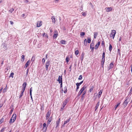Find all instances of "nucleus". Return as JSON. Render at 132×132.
Wrapping results in <instances>:
<instances>
[{
  "label": "nucleus",
  "instance_id": "obj_1",
  "mask_svg": "<svg viewBox=\"0 0 132 132\" xmlns=\"http://www.w3.org/2000/svg\"><path fill=\"white\" fill-rule=\"evenodd\" d=\"M27 85V83L24 82L22 84L23 88L21 91V93L19 96V98H21L23 95V93L25 90Z\"/></svg>",
  "mask_w": 132,
  "mask_h": 132
},
{
  "label": "nucleus",
  "instance_id": "obj_2",
  "mask_svg": "<svg viewBox=\"0 0 132 132\" xmlns=\"http://www.w3.org/2000/svg\"><path fill=\"white\" fill-rule=\"evenodd\" d=\"M87 88V86L86 85L83 86L81 88L80 90L79 91L78 94V96H80L81 94L84 92V90L86 89Z\"/></svg>",
  "mask_w": 132,
  "mask_h": 132
},
{
  "label": "nucleus",
  "instance_id": "obj_3",
  "mask_svg": "<svg viewBox=\"0 0 132 132\" xmlns=\"http://www.w3.org/2000/svg\"><path fill=\"white\" fill-rule=\"evenodd\" d=\"M16 118V114H13L9 121V123H13L15 121Z\"/></svg>",
  "mask_w": 132,
  "mask_h": 132
},
{
  "label": "nucleus",
  "instance_id": "obj_4",
  "mask_svg": "<svg viewBox=\"0 0 132 132\" xmlns=\"http://www.w3.org/2000/svg\"><path fill=\"white\" fill-rule=\"evenodd\" d=\"M116 33V31L115 30H112L110 34V37H112L113 39H114Z\"/></svg>",
  "mask_w": 132,
  "mask_h": 132
},
{
  "label": "nucleus",
  "instance_id": "obj_5",
  "mask_svg": "<svg viewBox=\"0 0 132 132\" xmlns=\"http://www.w3.org/2000/svg\"><path fill=\"white\" fill-rule=\"evenodd\" d=\"M48 126V125L47 126L46 123H44L43 124V131L45 132L46 131Z\"/></svg>",
  "mask_w": 132,
  "mask_h": 132
},
{
  "label": "nucleus",
  "instance_id": "obj_6",
  "mask_svg": "<svg viewBox=\"0 0 132 132\" xmlns=\"http://www.w3.org/2000/svg\"><path fill=\"white\" fill-rule=\"evenodd\" d=\"M50 65V62L49 61H47L45 64V68L46 70L47 71L48 69V67Z\"/></svg>",
  "mask_w": 132,
  "mask_h": 132
},
{
  "label": "nucleus",
  "instance_id": "obj_7",
  "mask_svg": "<svg viewBox=\"0 0 132 132\" xmlns=\"http://www.w3.org/2000/svg\"><path fill=\"white\" fill-rule=\"evenodd\" d=\"M67 101H68V100H67V99H65L64 100V101L63 103V104H62V106L61 108V109L64 108V107L66 105V104L67 103Z\"/></svg>",
  "mask_w": 132,
  "mask_h": 132
},
{
  "label": "nucleus",
  "instance_id": "obj_8",
  "mask_svg": "<svg viewBox=\"0 0 132 132\" xmlns=\"http://www.w3.org/2000/svg\"><path fill=\"white\" fill-rule=\"evenodd\" d=\"M57 81L59 82V83H60V82H62V76H59L57 80Z\"/></svg>",
  "mask_w": 132,
  "mask_h": 132
},
{
  "label": "nucleus",
  "instance_id": "obj_9",
  "mask_svg": "<svg viewBox=\"0 0 132 132\" xmlns=\"http://www.w3.org/2000/svg\"><path fill=\"white\" fill-rule=\"evenodd\" d=\"M42 25V22L41 21H38L37 24V27H39Z\"/></svg>",
  "mask_w": 132,
  "mask_h": 132
},
{
  "label": "nucleus",
  "instance_id": "obj_10",
  "mask_svg": "<svg viewBox=\"0 0 132 132\" xmlns=\"http://www.w3.org/2000/svg\"><path fill=\"white\" fill-rule=\"evenodd\" d=\"M60 118H59L58 119V120L57 121H56V128L59 125L60 123Z\"/></svg>",
  "mask_w": 132,
  "mask_h": 132
},
{
  "label": "nucleus",
  "instance_id": "obj_11",
  "mask_svg": "<svg viewBox=\"0 0 132 132\" xmlns=\"http://www.w3.org/2000/svg\"><path fill=\"white\" fill-rule=\"evenodd\" d=\"M100 42H98L96 44L95 46V49L96 50H97V49L98 47L99 46H100Z\"/></svg>",
  "mask_w": 132,
  "mask_h": 132
},
{
  "label": "nucleus",
  "instance_id": "obj_12",
  "mask_svg": "<svg viewBox=\"0 0 132 132\" xmlns=\"http://www.w3.org/2000/svg\"><path fill=\"white\" fill-rule=\"evenodd\" d=\"M114 64L112 62L109 65V70H110L112 68H113V67Z\"/></svg>",
  "mask_w": 132,
  "mask_h": 132
},
{
  "label": "nucleus",
  "instance_id": "obj_13",
  "mask_svg": "<svg viewBox=\"0 0 132 132\" xmlns=\"http://www.w3.org/2000/svg\"><path fill=\"white\" fill-rule=\"evenodd\" d=\"M129 102V101H128V99H126V100L124 102V106L126 107L128 103Z\"/></svg>",
  "mask_w": 132,
  "mask_h": 132
},
{
  "label": "nucleus",
  "instance_id": "obj_14",
  "mask_svg": "<svg viewBox=\"0 0 132 132\" xmlns=\"http://www.w3.org/2000/svg\"><path fill=\"white\" fill-rule=\"evenodd\" d=\"M30 60H28L25 64V65L24 66V67H25L26 68H27L28 67V66L30 64Z\"/></svg>",
  "mask_w": 132,
  "mask_h": 132
},
{
  "label": "nucleus",
  "instance_id": "obj_15",
  "mask_svg": "<svg viewBox=\"0 0 132 132\" xmlns=\"http://www.w3.org/2000/svg\"><path fill=\"white\" fill-rule=\"evenodd\" d=\"M94 46V43H92L90 44V49H92V50L93 51L94 47L93 46Z\"/></svg>",
  "mask_w": 132,
  "mask_h": 132
},
{
  "label": "nucleus",
  "instance_id": "obj_16",
  "mask_svg": "<svg viewBox=\"0 0 132 132\" xmlns=\"http://www.w3.org/2000/svg\"><path fill=\"white\" fill-rule=\"evenodd\" d=\"M71 119V118L69 117L68 119L66 121H64L63 125H65L69 122L70 121Z\"/></svg>",
  "mask_w": 132,
  "mask_h": 132
},
{
  "label": "nucleus",
  "instance_id": "obj_17",
  "mask_svg": "<svg viewBox=\"0 0 132 132\" xmlns=\"http://www.w3.org/2000/svg\"><path fill=\"white\" fill-rule=\"evenodd\" d=\"M106 11L107 12H110L112 10V8L111 7H107L106 8Z\"/></svg>",
  "mask_w": 132,
  "mask_h": 132
},
{
  "label": "nucleus",
  "instance_id": "obj_18",
  "mask_svg": "<svg viewBox=\"0 0 132 132\" xmlns=\"http://www.w3.org/2000/svg\"><path fill=\"white\" fill-rule=\"evenodd\" d=\"M52 119V117H50L48 119V121H47V124L48 125L51 122Z\"/></svg>",
  "mask_w": 132,
  "mask_h": 132
},
{
  "label": "nucleus",
  "instance_id": "obj_19",
  "mask_svg": "<svg viewBox=\"0 0 132 132\" xmlns=\"http://www.w3.org/2000/svg\"><path fill=\"white\" fill-rule=\"evenodd\" d=\"M94 88V87L93 86H90V88L89 90V92H91L93 91Z\"/></svg>",
  "mask_w": 132,
  "mask_h": 132
},
{
  "label": "nucleus",
  "instance_id": "obj_20",
  "mask_svg": "<svg viewBox=\"0 0 132 132\" xmlns=\"http://www.w3.org/2000/svg\"><path fill=\"white\" fill-rule=\"evenodd\" d=\"M102 92H103V90H100V91L99 92V93H98V98H100V97L101 96V95L102 94Z\"/></svg>",
  "mask_w": 132,
  "mask_h": 132
},
{
  "label": "nucleus",
  "instance_id": "obj_21",
  "mask_svg": "<svg viewBox=\"0 0 132 132\" xmlns=\"http://www.w3.org/2000/svg\"><path fill=\"white\" fill-rule=\"evenodd\" d=\"M99 102H98L96 104V106L95 107V111H96L97 109L98 108V107L99 105Z\"/></svg>",
  "mask_w": 132,
  "mask_h": 132
},
{
  "label": "nucleus",
  "instance_id": "obj_22",
  "mask_svg": "<svg viewBox=\"0 0 132 132\" xmlns=\"http://www.w3.org/2000/svg\"><path fill=\"white\" fill-rule=\"evenodd\" d=\"M64 93H66L67 92V89L66 86L64 87L63 88Z\"/></svg>",
  "mask_w": 132,
  "mask_h": 132
},
{
  "label": "nucleus",
  "instance_id": "obj_23",
  "mask_svg": "<svg viewBox=\"0 0 132 132\" xmlns=\"http://www.w3.org/2000/svg\"><path fill=\"white\" fill-rule=\"evenodd\" d=\"M51 111H48L47 113L46 116H48L49 117L51 115Z\"/></svg>",
  "mask_w": 132,
  "mask_h": 132
},
{
  "label": "nucleus",
  "instance_id": "obj_24",
  "mask_svg": "<svg viewBox=\"0 0 132 132\" xmlns=\"http://www.w3.org/2000/svg\"><path fill=\"white\" fill-rule=\"evenodd\" d=\"M120 103H121V102H120L119 103H118L117 105H115V106H114V108H115V109H114V110H116L117 108V107L118 106H119V105L120 104Z\"/></svg>",
  "mask_w": 132,
  "mask_h": 132
},
{
  "label": "nucleus",
  "instance_id": "obj_25",
  "mask_svg": "<svg viewBox=\"0 0 132 132\" xmlns=\"http://www.w3.org/2000/svg\"><path fill=\"white\" fill-rule=\"evenodd\" d=\"M35 56L34 55H33L32 56L31 58V61H32L34 62L35 61Z\"/></svg>",
  "mask_w": 132,
  "mask_h": 132
},
{
  "label": "nucleus",
  "instance_id": "obj_26",
  "mask_svg": "<svg viewBox=\"0 0 132 132\" xmlns=\"http://www.w3.org/2000/svg\"><path fill=\"white\" fill-rule=\"evenodd\" d=\"M51 19H52L53 22L54 23L55 22V18L53 16L52 17Z\"/></svg>",
  "mask_w": 132,
  "mask_h": 132
},
{
  "label": "nucleus",
  "instance_id": "obj_27",
  "mask_svg": "<svg viewBox=\"0 0 132 132\" xmlns=\"http://www.w3.org/2000/svg\"><path fill=\"white\" fill-rule=\"evenodd\" d=\"M105 62V58H102V59L101 63L103 65Z\"/></svg>",
  "mask_w": 132,
  "mask_h": 132
},
{
  "label": "nucleus",
  "instance_id": "obj_28",
  "mask_svg": "<svg viewBox=\"0 0 132 132\" xmlns=\"http://www.w3.org/2000/svg\"><path fill=\"white\" fill-rule=\"evenodd\" d=\"M61 43L63 44H65L66 41L63 40H61L60 42Z\"/></svg>",
  "mask_w": 132,
  "mask_h": 132
},
{
  "label": "nucleus",
  "instance_id": "obj_29",
  "mask_svg": "<svg viewBox=\"0 0 132 132\" xmlns=\"http://www.w3.org/2000/svg\"><path fill=\"white\" fill-rule=\"evenodd\" d=\"M58 35V34H54V35L53 37L54 39L56 38Z\"/></svg>",
  "mask_w": 132,
  "mask_h": 132
},
{
  "label": "nucleus",
  "instance_id": "obj_30",
  "mask_svg": "<svg viewBox=\"0 0 132 132\" xmlns=\"http://www.w3.org/2000/svg\"><path fill=\"white\" fill-rule=\"evenodd\" d=\"M112 49V46L111 44H110L109 46V50L111 52Z\"/></svg>",
  "mask_w": 132,
  "mask_h": 132
},
{
  "label": "nucleus",
  "instance_id": "obj_31",
  "mask_svg": "<svg viewBox=\"0 0 132 132\" xmlns=\"http://www.w3.org/2000/svg\"><path fill=\"white\" fill-rule=\"evenodd\" d=\"M98 35V33L97 32H95L94 34V38L95 39L97 37V35Z\"/></svg>",
  "mask_w": 132,
  "mask_h": 132
},
{
  "label": "nucleus",
  "instance_id": "obj_32",
  "mask_svg": "<svg viewBox=\"0 0 132 132\" xmlns=\"http://www.w3.org/2000/svg\"><path fill=\"white\" fill-rule=\"evenodd\" d=\"M32 88L31 87L30 89V94L31 96V97L32 98V97L31 96L32 95Z\"/></svg>",
  "mask_w": 132,
  "mask_h": 132
},
{
  "label": "nucleus",
  "instance_id": "obj_33",
  "mask_svg": "<svg viewBox=\"0 0 132 132\" xmlns=\"http://www.w3.org/2000/svg\"><path fill=\"white\" fill-rule=\"evenodd\" d=\"M84 53H82L81 54V60L82 61V60L84 58Z\"/></svg>",
  "mask_w": 132,
  "mask_h": 132
},
{
  "label": "nucleus",
  "instance_id": "obj_34",
  "mask_svg": "<svg viewBox=\"0 0 132 132\" xmlns=\"http://www.w3.org/2000/svg\"><path fill=\"white\" fill-rule=\"evenodd\" d=\"M14 75V73L13 72L11 73L10 74L9 76V77L10 78V77H12V78H13Z\"/></svg>",
  "mask_w": 132,
  "mask_h": 132
},
{
  "label": "nucleus",
  "instance_id": "obj_35",
  "mask_svg": "<svg viewBox=\"0 0 132 132\" xmlns=\"http://www.w3.org/2000/svg\"><path fill=\"white\" fill-rule=\"evenodd\" d=\"M91 41V39L90 38H87V42L88 43H90Z\"/></svg>",
  "mask_w": 132,
  "mask_h": 132
},
{
  "label": "nucleus",
  "instance_id": "obj_36",
  "mask_svg": "<svg viewBox=\"0 0 132 132\" xmlns=\"http://www.w3.org/2000/svg\"><path fill=\"white\" fill-rule=\"evenodd\" d=\"M21 57L22 58L21 61H24V56L23 55H22Z\"/></svg>",
  "mask_w": 132,
  "mask_h": 132
},
{
  "label": "nucleus",
  "instance_id": "obj_37",
  "mask_svg": "<svg viewBox=\"0 0 132 132\" xmlns=\"http://www.w3.org/2000/svg\"><path fill=\"white\" fill-rule=\"evenodd\" d=\"M6 129L5 127H4L2 128L0 130V132H4Z\"/></svg>",
  "mask_w": 132,
  "mask_h": 132
},
{
  "label": "nucleus",
  "instance_id": "obj_38",
  "mask_svg": "<svg viewBox=\"0 0 132 132\" xmlns=\"http://www.w3.org/2000/svg\"><path fill=\"white\" fill-rule=\"evenodd\" d=\"M4 121V118H2L0 120V124H1Z\"/></svg>",
  "mask_w": 132,
  "mask_h": 132
},
{
  "label": "nucleus",
  "instance_id": "obj_39",
  "mask_svg": "<svg viewBox=\"0 0 132 132\" xmlns=\"http://www.w3.org/2000/svg\"><path fill=\"white\" fill-rule=\"evenodd\" d=\"M84 45H87V40L86 39H85L84 40Z\"/></svg>",
  "mask_w": 132,
  "mask_h": 132
},
{
  "label": "nucleus",
  "instance_id": "obj_40",
  "mask_svg": "<svg viewBox=\"0 0 132 132\" xmlns=\"http://www.w3.org/2000/svg\"><path fill=\"white\" fill-rule=\"evenodd\" d=\"M14 9L13 8H12L9 11V12L10 13H12V12L14 11Z\"/></svg>",
  "mask_w": 132,
  "mask_h": 132
},
{
  "label": "nucleus",
  "instance_id": "obj_41",
  "mask_svg": "<svg viewBox=\"0 0 132 132\" xmlns=\"http://www.w3.org/2000/svg\"><path fill=\"white\" fill-rule=\"evenodd\" d=\"M101 45L102 46L105 47V42L104 41H102V43H101Z\"/></svg>",
  "mask_w": 132,
  "mask_h": 132
},
{
  "label": "nucleus",
  "instance_id": "obj_42",
  "mask_svg": "<svg viewBox=\"0 0 132 132\" xmlns=\"http://www.w3.org/2000/svg\"><path fill=\"white\" fill-rule=\"evenodd\" d=\"M82 75H80L79 76V77L78 78V80H81L82 79Z\"/></svg>",
  "mask_w": 132,
  "mask_h": 132
},
{
  "label": "nucleus",
  "instance_id": "obj_43",
  "mask_svg": "<svg viewBox=\"0 0 132 132\" xmlns=\"http://www.w3.org/2000/svg\"><path fill=\"white\" fill-rule=\"evenodd\" d=\"M79 53V51L78 50H77L75 52V54L76 55H77Z\"/></svg>",
  "mask_w": 132,
  "mask_h": 132
},
{
  "label": "nucleus",
  "instance_id": "obj_44",
  "mask_svg": "<svg viewBox=\"0 0 132 132\" xmlns=\"http://www.w3.org/2000/svg\"><path fill=\"white\" fill-rule=\"evenodd\" d=\"M44 104L43 105H42V106H41L40 109H41V110H44Z\"/></svg>",
  "mask_w": 132,
  "mask_h": 132
},
{
  "label": "nucleus",
  "instance_id": "obj_45",
  "mask_svg": "<svg viewBox=\"0 0 132 132\" xmlns=\"http://www.w3.org/2000/svg\"><path fill=\"white\" fill-rule=\"evenodd\" d=\"M105 53L104 52H103L102 54V58L103 59L105 58Z\"/></svg>",
  "mask_w": 132,
  "mask_h": 132
},
{
  "label": "nucleus",
  "instance_id": "obj_46",
  "mask_svg": "<svg viewBox=\"0 0 132 132\" xmlns=\"http://www.w3.org/2000/svg\"><path fill=\"white\" fill-rule=\"evenodd\" d=\"M7 87V86H6V87L3 90V93H4L6 92L7 90L6 87Z\"/></svg>",
  "mask_w": 132,
  "mask_h": 132
},
{
  "label": "nucleus",
  "instance_id": "obj_47",
  "mask_svg": "<svg viewBox=\"0 0 132 132\" xmlns=\"http://www.w3.org/2000/svg\"><path fill=\"white\" fill-rule=\"evenodd\" d=\"M66 61L67 63H68L69 61V58L68 56L66 58Z\"/></svg>",
  "mask_w": 132,
  "mask_h": 132
},
{
  "label": "nucleus",
  "instance_id": "obj_48",
  "mask_svg": "<svg viewBox=\"0 0 132 132\" xmlns=\"http://www.w3.org/2000/svg\"><path fill=\"white\" fill-rule=\"evenodd\" d=\"M85 34V33L84 32H82L80 33V35L81 36H84Z\"/></svg>",
  "mask_w": 132,
  "mask_h": 132
},
{
  "label": "nucleus",
  "instance_id": "obj_49",
  "mask_svg": "<svg viewBox=\"0 0 132 132\" xmlns=\"http://www.w3.org/2000/svg\"><path fill=\"white\" fill-rule=\"evenodd\" d=\"M83 82V81H81L80 83H77V84H78L79 85H80Z\"/></svg>",
  "mask_w": 132,
  "mask_h": 132
},
{
  "label": "nucleus",
  "instance_id": "obj_50",
  "mask_svg": "<svg viewBox=\"0 0 132 132\" xmlns=\"http://www.w3.org/2000/svg\"><path fill=\"white\" fill-rule=\"evenodd\" d=\"M85 96L82 95L81 97V100H83L84 99V97Z\"/></svg>",
  "mask_w": 132,
  "mask_h": 132
},
{
  "label": "nucleus",
  "instance_id": "obj_51",
  "mask_svg": "<svg viewBox=\"0 0 132 132\" xmlns=\"http://www.w3.org/2000/svg\"><path fill=\"white\" fill-rule=\"evenodd\" d=\"M76 85L77 86V88L79 89V87L80 85H79L77 83L76 84Z\"/></svg>",
  "mask_w": 132,
  "mask_h": 132
},
{
  "label": "nucleus",
  "instance_id": "obj_52",
  "mask_svg": "<svg viewBox=\"0 0 132 132\" xmlns=\"http://www.w3.org/2000/svg\"><path fill=\"white\" fill-rule=\"evenodd\" d=\"M86 91H84V92H82V95L85 96V94H86Z\"/></svg>",
  "mask_w": 132,
  "mask_h": 132
},
{
  "label": "nucleus",
  "instance_id": "obj_53",
  "mask_svg": "<svg viewBox=\"0 0 132 132\" xmlns=\"http://www.w3.org/2000/svg\"><path fill=\"white\" fill-rule=\"evenodd\" d=\"M54 34H58V32L57 30H54Z\"/></svg>",
  "mask_w": 132,
  "mask_h": 132
},
{
  "label": "nucleus",
  "instance_id": "obj_54",
  "mask_svg": "<svg viewBox=\"0 0 132 132\" xmlns=\"http://www.w3.org/2000/svg\"><path fill=\"white\" fill-rule=\"evenodd\" d=\"M42 61L43 62V63H44L45 61V59L44 58L42 60Z\"/></svg>",
  "mask_w": 132,
  "mask_h": 132
},
{
  "label": "nucleus",
  "instance_id": "obj_55",
  "mask_svg": "<svg viewBox=\"0 0 132 132\" xmlns=\"http://www.w3.org/2000/svg\"><path fill=\"white\" fill-rule=\"evenodd\" d=\"M82 15L83 16H85L86 15V13L85 12H83L82 13Z\"/></svg>",
  "mask_w": 132,
  "mask_h": 132
},
{
  "label": "nucleus",
  "instance_id": "obj_56",
  "mask_svg": "<svg viewBox=\"0 0 132 132\" xmlns=\"http://www.w3.org/2000/svg\"><path fill=\"white\" fill-rule=\"evenodd\" d=\"M28 72H29V70L28 69L27 70V71H26V75L27 76L28 74Z\"/></svg>",
  "mask_w": 132,
  "mask_h": 132
},
{
  "label": "nucleus",
  "instance_id": "obj_57",
  "mask_svg": "<svg viewBox=\"0 0 132 132\" xmlns=\"http://www.w3.org/2000/svg\"><path fill=\"white\" fill-rule=\"evenodd\" d=\"M90 5H91V7H92V8H93V4H92V3H90Z\"/></svg>",
  "mask_w": 132,
  "mask_h": 132
},
{
  "label": "nucleus",
  "instance_id": "obj_58",
  "mask_svg": "<svg viewBox=\"0 0 132 132\" xmlns=\"http://www.w3.org/2000/svg\"><path fill=\"white\" fill-rule=\"evenodd\" d=\"M60 83H61L60 86V88H62V82H60Z\"/></svg>",
  "mask_w": 132,
  "mask_h": 132
},
{
  "label": "nucleus",
  "instance_id": "obj_59",
  "mask_svg": "<svg viewBox=\"0 0 132 132\" xmlns=\"http://www.w3.org/2000/svg\"><path fill=\"white\" fill-rule=\"evenodd\" d=\"M71 67H72V65H71V66H70L69 68V69H70L69 71H71Z\"/></svg>",
  "mask_w": 132,
  "mask_h": 132
},
{
  "label": "nucleus",
  "instance_id": "obj_60",
  "mask_svg": "<svg viewBox=\"0 0 132 132\" xmlns=\"http://www.w3.org/2000/svg\"><path fill=\"white\" fill-rule=\"evenodd\" d=\"M13 109H12V110H11V111L10 112V114H11L12 112H13Z\"/></svg>",
  "mask_w": 132,
  "mask_h": 132
},
{
  "label": "nucleus",
  "instance_id": "obj_61",
  "mask_svg": "<svg viewBox=\"0 0 132 132\" xmlns=\"http://www.w3.org/2000/svg\"><path fill=\"white\" fill-rule=\"evenodd\" d=\"M55 0V2L56 3H57L58 2H59V1L60 0Z\"/></svg>",
  "mask_w": 132,
  "mask_h": 132
},
{
  "label": "nucleus",
  "instance_id": "obj_62",
  "mask_svg": "<svg viewBox=\"0 0 132 132\" xmlns=\"http://www.w3.org/2000/svg\"><path fill=\"white\" fill-rule=\"evenodd\" d=\"M10 22L11 24H13V22L12 21H10Z\"/></svg>",
  "mask_w": 132,
  "mask_h": 132
},
{
  "label": "nucleus",
  "instance_id": "obj_63",
  "mask_svg": "<svg viewBox=\"0 0 132 132\" xmlns=\"http://www.w3.org/2000/svg\"><path fill=\"white\" fill-rule=\"evenodd\" d=\"M3 104H0V108L2 107Z\"/></svg>",
  "mask_w": 132,
  "mask_h": 132
},
{
  "label": "nucleus",
  "instance_id": "obj_64",
  "mask_svg": "<svg viewBox=\"0 0 132 132\" xmlns=\"http://www.w3.org/2000/svg\"><path fill=\"white\" fill-rule=\"evenodd\" d=\"M24 2L26 3H28L29 2V1H28L27 0L25 1Z\"/></svg>",
  "mask_w": 132,
  "mask_h": 132
}]
</instances>
